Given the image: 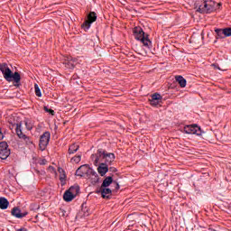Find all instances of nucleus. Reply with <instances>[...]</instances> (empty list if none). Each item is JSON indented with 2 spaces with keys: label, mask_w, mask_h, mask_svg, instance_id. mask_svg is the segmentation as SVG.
Segmentation results:
<instances>
[{
  "label": "nucleus",
  "mask_w": 231,
  "mask_h": 231,
  "mask_svg": "<svg viewBox=\"0 0 231 231\" xmlns=\"http://www.w3.org/2000/svg\"><path fill=\"white\" fill-rule=\"evenodd\" d=\"M221 6V3L216 4L212 0H197L195 2V8L199 14H212V12L219 10Z\"/></svg>",
  "instance_id": "obj_1"
},
{
  "label": "nucleus",
  "mask_w": 231,
  "mask_h": 231,
  "mask_svg": "<svg viewBox=\"0 0 231 231\" xmlns=\"http://www.w3.org/2000/svg\"><path fill=\"white\" fill-rule=\"evenodd\" d=\"M0 71L7 82H14L15 88L21 86V74L19 72H12L7 63H0Z\"/></svg>",
  "instance_id": "obj_2"
},
{
  "label": "nucleus",
  "mask_w": 231,
  "mask_h": 231,
  "mask_svg": "<svg viewBox=\"0 0 231 231\" xmlns=\"http://www.w3.org/2000/svg\"><path fill=\"white\" fill-rule=\"evenodd\" d=\"M105 160V163L106 165H111L113 162H115V153L113 152H107L102 149H98L97 153H94L91 155V160L93 162V164L97 167L98 163H100V159Z\"/></svg>",
  "instance_id": "obj_3"
},
{
  "label": "nucleus",
  "mask_w": 231,
  "mask_h": 231,
  "mask_svg": "<svg viewBox=\"0 0 231 231\" xmlns=\"http://www.w3.org/2000/svg\"><path fill=\"white\" fill-rule=\"evenodd\" d=\"M133 32L134 39H136V41H141L143 46L149 48V46L151 45V40H149V35L145 34L143 29H142V27H134Z\"/></svg>",
  "instance_id": "obj_4"
},
{
  "label": "nucleus",
  "mask_w": 231,
  "mask_h": 231,
  "mask_svg": "<svg viewBox=\"0 0 231 231\" xmlns=\"http://www.w3.org/2000/svg\"><path fill=\"white\" fill-rule=\"evenodd\" d=\"M13 127H15L16 134L19 138L23 140L25 142V143H27V145L32 144V139H30V137H28L26 134H24L23 133V124L22 123L14 124Z\"/></svg>",
  "instance_id": "obj_5"
},
{
  "label": "nucleus",
  "mask_w": 231,
  "mask_h": 231,
  "mask_svg": "<svg viewBox=\"0 0 231 231\" xmlns=\"http://www.w3.org/2000/svg\"><path fill=\"white\" fill-rule=\"evenodd\" d=\"M91 172H93V169L88 165L84 164L78 168L76 171V176H79L80 178H88Z\"/></svg>",
  "instance_id": "obj_6"
},
{
  "label": "nucleus",
  "mask_w": 231,
  "mask_h": 231,
  "mask_svg": "<svg viewBox=\"0 0 231 231\" xmlns=\"http://www.w3.org/2000/svg\"><path fill=\"white\" fill-rule=\"evenodd\" d=\"M50 138H51V134H50V132H45L41 135L39 143L41 151L46 150L48 143H50Z\"/></svg>",
  "instance_id": "obj_7"
},
{
  "label": "nucleus",
  "mask_w": 231,
  "mask_h": 231,
  "mask_svg": "<svg viewBox=\"0 0 231 231\" xmlns=\"http://www.w3.org/2000/svg\"><path fill=\"white\" fill-rule=\"evenodd\" d=\"M95 21H97V13L90 12L88 15V20L82 23L81 28H83V30H89Z\"/></svg>",
  "instance_id": "obj_8"
},
{
  "label": "nucleus",
  "mask_w": 231,
  "mask_h": 231,
  "mask_svg": "<svg viewBox=\"0 0 231 231\" xmlns=\"http://www.w3.org/2000/svg\"><path fill=\"white\" fill-rule=\"evenodd\" d=\"M184 133H186V134H197L200 136L201 127L198 126V125H186L184 126Z\"/></svg>",
  "instance_id": "obj_9"
},
{
  "label": "nucleus",
  "mask_w": 231,
  "mask_h": 231,
  "mask_svg": "<svg viewBox=\"0 0 231 231\" xmlns=\"http://www.w3.org/2000/svg\"><path fill=\"white\" fill-rule=\"evenodd\" d=\"M96 192L97 194H101L104 199H109V198H111V196L113 195V191L111 190V189L108 188L100 187Z\"/></svg>",
  "instance_id": "obj_10"
},
{
  "label": "nucleus",
  "mask_w": 231,
  "mask_h": 231,
  "mask_svg": "<svg viewBox=\"0 0 231 231\" xmlns=\"http://www.w3.org/2000/svg\"><path fill=\"white\" fill-rule=\"evenodd\" d=\"M77 58L68 57L63 64L67 69H75V66H77Z\"/></svg>",
  "instance_id": "obj_11"
},
{
  "label": "nucleus",
  "mask_w": 231,
  "mask_h": 231,
  "mask_svg": "<svg viewBox=\"0 0 231 231\" xmlns=\"http://www.w3.org/2000/svg\"><path fill=\"white\" fill-rule=\"evenodd\" d=\"M86 178L91 181L92 185H97L100 181V177H98V173L95 170H92V172L88 173Z\"/></svg>",
  "instance_id": "obj_12"
},
{
  "label": "nucleus",
  "mask_w": 231,
  "mask_h": 231,
  "mask_svg": "<svg viewBox=\"0 0 231 231\" xmlns=\"http://www.w3.org/2000/svg\"><path fill=\"white\" fill-rule=\"evenodd\" d=\"M11 214L18 219H23V217H26V216H28V212H21V209H19V208H14L11 211Z\"/></svg>",
  "instance_id": "obj_13"
},
{
  "label": "nucleus",
  "mask_w": 231,
  "mask_h": 231,
  "mask_svg": "<svg viewBox=\"0 0 231 231\" xmlns=\"http://www.w3.org/2000/svg\"><path fill=\"white\" fill-rule=\"evenodd\" d=\"M160 100H162V95L155 93L151 96L149 102H150L151 106H158V104H160Z\"/></svg>",
  "instance_id": "obj_14"
},
{
  "label": "nucleus",
  "mask_w": 231,
  "mask_h": 231,
  "mask_svg": "<svg viewBox=\"0 0 231 231\" xmlns=\"http://www.w3.org/2000/svg\"><path fill=\"white\" fill-rule=\"evenodd\" d=\"M109 171V167L107 166V164L102 162L99 164V166L97 167V172L98 174H100V176H106V174H107V172Z\"/></svg>",
  "instance_id": "obj_15"
},
{
  "label": "nucleus",
  "mask_w": 231,
  "mask_h": 231,
  "mask_svg": "<svg viewBox=\"0 0 231 231\" xmlns=\"http://www.w3.org/2000/svg\"><path fill=\"white\" fill-rule=\"evenodd\" d=\"M58 172H60V181L61 186L64 187V185H66V172L62 168H58Z\"/></svg>",
  "instance_id": "obj_16"
},
{
  "label": "nucleus",
  "mask_w": 231,
  "mask_h": 231,
  "mask_svg": "<svg viewBox=\"0 0 231 231\" xmlns=\"http://www.w3.org/2000/svg\"><path fill=\"white\" fill-rule=\"evenodd\" d=\"M63 199L64 201H67V202L73 201V199H75V196L69 189H68L63 194Z\"/></svg>",
  "instance_id": "obj_17"
},
{
  "label": "nucleus",
  "mask_w": 231,
  "mask_h": 231,
  "mask_svg": "<svg viewBox=\"0 0 231 231\" xmlns=\"http://www.w3.org/2000/svg\"><path fill=\"white\" fill-rule=\"evenodd\" d=\"M8 205H10V202L5 198H0V208L2 210H6L8 208Z\"/></svg>",
  "instance_id": "obj_18"
},
{
  "label": "nucleus",
  "mask_w": 231,
  "mask_h": 231,
  "mask_svg": "<svg viewBox=\"0 0 231 231\" xmlns=\"http://www.w3.org/2000/svg\"><path fill=\"white\" fill-rule=\"evenodd\" d=\"M176 81L180 84V88H185L187 86V79L183 76H176Z\"/></svg>",
  "instance_id": "obj_19"
},
{
  "label": "nucleus",
  "mask_w": 231,
  "mask_h": 231,
  "mask_svg": "<svg viewBox=\"0 0 231 231\" xmlns=\"http://www.w3.org/2000/svg\"><path fill=\"white\" fill-rule=\"evenodd\" d=\"M24 124L27 131H32V129H33V125H35V121L32 119H25Z\"/></svg>",
  "instance_id": "obj_20"
},
{
  "label": "nucleus",
  "mask_w": 231,
  "mask_h": 231,
  "mask_svg": "<svg viewBox=\"0 0 231 231\" xmlns=\"http://www.w3.org/2000/svg\"><path fill=\"white\" fill-rule=\"evenodd\" d=\"M111 183H113V177L108 176V177L105 178L101 187H102V189L107 188V187H109V185H111Z\"/></svg>",
  "instance_id": "obj_21"
},
{
  "label": "nucleus",
  "mask_w": 231,
  "mask_h": 231,
  "mask_svg": "<svg viewBox=\"0 0 231 231\" xmlns=\"http://www.w3.org/2000/svg\"><path fill=\"white\" fill-rule=\"evenodd\" d=\"M80 146L78 143H73L69 147V154H75Z\"/></svg>",
  "instance_id": "obj_22"
},
{
  "label": "nucleus",
  "mask_w": 231,
  "mask_h": 231,
  "mask_svg": "<svg viewBox=\"0 0 231 231\" xmlns=\"http://www.w3.org/2000/svg\"><path fill=\"white\" fill-rule=\"evenodd\" d=\"M69 190L72 193V195L74 196V198H77V194H79L80 192V187H79L78 185L76 186H71Z\"/></svg>",
  "instance_id": "obj_23"
},
{
  "label": "nucleus",
  "mask_w": 231,
  "mask_h": 231,
  "mask_svg": "<svg viewBox=\"0 0 231 231\" xmlns=\"http://www.w3.org/2000/svg\"><path fill=\"white\" fill-rule=\"evenodd\" d=\"M10 156V150H2L0 151V159L6 160Z\"/></svg>",
  "instance_id": "obj_24"
},
{
  "label": "nucleus",
  "mask_w": 231,
  "mask_h": 231,
  "mask_svg": "<svg viewBox=\"0 0 231 231\" xmlns=\"http://www.w3.org/2000/svg\"><path fill=\"white\" fill-rule=\"evenodd\" d=\"M215 32L217 33V39H225L224 29H216Z\"/></svg>",
  "instance_id": "obj_25"
},
{
  "label": "nucleus",
  "mask_w": 231,
  "mask_h": 231,
  "mask_svg": "<svg viewBox=\"0 0 231 231\" xmlns=\"http://www.w3.org/2000/svg\"><path fill=\"white\" fill-rule=\"evenodd\" d=\"M81 160H82V156L81 155H76V156L71 158L72 163H80Z\"/></svg>",
  "instance_id": "obj_26"
},
{
  "label": "nucleus",
  "mask_w": 231,
  "mask_h": 231,
  "mask_svg": "<svg viewBox=\"0 0 231 231\" xmlns=\"http://www.w3.org/2000/svg\"><path fill=\"white\" fill-rule=\"evenodd\" d=\"M8 149V143L6 142H1L0 143V152L1 151H7Z\"/></svg>",
  "instance_id": "obj_27"
},
{
  "label": "nucleus",
  "mask_w": 231,
  "mask_h": 231,
  "mask_svg": "<svg viewBox=\"0 0 231 231\" xmlns=\"http://www.w3.org/2000/svg\"><path fill=\"white\" fill-rule=\"evenodd\" d=\"M34 91L36 97H42V93H41V88H39V85L35 84L34 85Z\"/></svg>",
  "instance_id": "obj_28"
},
{
  "label": "nucleus",
  "mask_w": 231,
  "mask_h": 231,
  "mask_svg": "<svg viewBox=\"0 0 231 231\" xmlns=\"http://www.w3.org/2000/svg\"><path fill=\"white\" fill-rule=\"evenodd\" d=\"M224 37H231V28H224Z\"/></svg>",
  "instance_id": "obj_29"
},
{
  "label": "nucleus",
  "mask_w": 231,
  "mask_h": 231,
  "mask_svg": "<svg viewBox=\"0 0 231 231\" xmlns=\"http://www.w3.org/2000/svg\"><path fill=\"white\" fill-rule=\"evenodd\" d=\"M46 113H50V115H51L53 116V115H55V111L53 109H50L48 107H44Z\"/></svg>",
  "instance_id": "obj_30"
},
{
  "label": "nucleus",
  "mask_w": 231,
  "mask_h": 231,
  "mask_svg": "<svg viewBox=\"0 0 231 231\" xmlns=\"http://www.w3.org/2000/svg\"><path fill=\"white\" fill-rule=\"evenodd\" d=\"M212 66H214V68L217 69H221L218 65L212 64Z\"/></svg>",
  "instance_id": "obj_31"
},
{
  "label": "nucleus",
  "mask_w": 231,
  "mask_h": 231,
  "mask_svg": "<svg viewBox=\"0 0 231 231\" xmlns=\"http://www.w3.org/2000/svg\"><path fill=\"white\" fill-rule=\"evenodd\" d=\"M110 171H111L112 172H116V168H110Z\"/></svg>",
  "instance_id": "obj_32"
},
{
  "label": "nucleus",
  "mask_w": 231,
  "mask_h": 231,
  "mask_svg": "<svg viewBox=\"0 0 231 231\" xmlns=\"http://www.w3.org/2000/svg\"><path fill=\"white\" fill-rule=\"evenodd\" d=\"M116 189H120V185L118 183H116Z\"/></svg>",
  "instance_id": "obj_33"
},
{
  "label": "nucleus",
  "mask_w": 231,
  "mask_h": 231,
  "mask_svg": "<svg viewBox=\"0 0 231 231\" xmlns=\"http://www.w3.org/2000/svg\"><path fill=\"white\" fill-rule=\"evenodd\" d=\"M17 231H28V229H26V228H21V229H18Z\"/></svg>",
  "instance_id": "obj_34"
},
{
  "label": "nucleus",
  "mask_w": 231,
  "mask_h": 231,
  "mask_svg": "<svg viewBox=\"0 0 231 231\" xmlns=\"http://www.w3.org/2000/svg\"><path fill=\"white\" fill-rule=\"evenodd\" d=\"M49 169H51V171L55 172V168H53V166L49 167Z\"/></svg>",
  "instance_id": "obj_35"
}]
</instances>
